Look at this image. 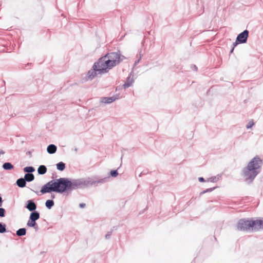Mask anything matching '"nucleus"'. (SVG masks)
Segmentation results:
<instances>
[{
    "instance_id": "f257e3e1",
    "label": "nucleus",
    "mask_w": 263,
    "mask_h": 263,
    "mask_svg": "<svg viewBox=\"0 0 263 263\" xmlns=\"http://www.w3.org/2000/svg\"><path fill=\"white\" fill-rule=\"evenodd\" d=\"M106 178L95 180L92 178H81L69 180L67 178H60L49 181L44 185L41 190L42 194L54 192L59 193H70L73 190L84 187L97 186L99 183H103Z\"/></svg>"
},
{
    "instance_id": "f03ea898",
    "label": "nucleus",
    "mask_w": 263,
    "mask_h": 263,
    "mask_svg": "<svg viewBox=\"0 0 263 263\" xmlns=\"http://www.w3.org/2000/svg\"><path fill=\"white\" fill-rule=\"evenodd\" d=\"M262 160L258 157H255L242 170V176L248 183H251L260 172Z\"/></svg>"
},
{
    "instance_id": "7ed1b4c3",
    "label": "nucleus",
    "mask_w": 263,
    "mask_h": 263,
    "mask_svg": "<svg viewBox=\"0 0 263 263\" xmlns=\"http://www.w3.org/2000/svg\"><path fill=\"white\" fill-rule=\"evenodd\" d=\"M125 59V57L118 51L108 53L100 58L99 61L108 72L109 69L118 65Z\"/></svg>"
},
{
    "instance_id": "20e7f679",
    "label": "nucleus",
    "mask_w": 263,
    "mask_h": 263,
    "mask_svg": "<svg viewBox=\"0 0 263 263\" xmlns=\"http://www.w3.org/2000/svg\"><path fill=\"white\" fill-rule=\"evenodd\" d=\"M106 73H107V70H105V68L103 67L98 60L94 63L92 68L87 72L85 80H92L98 74L102 75Z\"/></svg>"
},
{
    "instance_id": "39448f33",
    "label": "nucleus",
    "mask_w": 263,
    "mask_h": 263,
    "mask_svg": "<svg viewBox=\"0 0 263 263\" xmlns=\"http://www.w3.org/2000/svg\"><path fill=\"white\" fill-rule=\"evenodd\" d=\"M252 218H242L239 220L237 223V229L241 231L252 232Z\"/></svg>"
},
{
    "instance_id": "423d86ee",
    "label": "nucleus",
    "mask_w": 263,
    "mask_h": 263,
    "mask_svg": "<svg viewBox=\"0 0 263 263\" xmlns=\"http://www.w3.org/2000/svg\"><path fill=\"white\" fill-rule=\"evenodd\" d=\"M252 232L263 230V218L254 219L252 218Z\"/></svg>"
},
{
    "instance_id": "0eeeda50",
    "label": "nucleus",
    "mask_w": 263,
    "mask_h": 263,
    "mask_svg": "<svg viewBox=\"0 0 263 263\" xmlns=\"http://www.w3.org/2000/svg\"><path fill=\"white\" fill-rule=\"evenodd\" d=\"M249 33L248 30H245L239 34L236 37L237 43H240L241 44L246 43L247 41Z\"/></svg>"
},
{
    "instance_id": "6e6552de",
    "label": "nucleus",
    "mask_w": 263,
    "mask_h": 263,
    "mask_svg": "<svg viewBox=\"0 0 263 263\" xmlns=\"http://www.w3.org/2000/svg\"><path fill=\"white\" fill-rule=\"evenodd\" d=\"M25 208L32 212L35 211L37 206L33 200H28L26 203Z\"/></svg>"
},
{
    "instance_id": "1a4fd4ad",
    "label": "nucleus",
    "mask_w": 263,
    "mask_h": 263,
    "mask_svg": "<svg viewBox=\"0 0 263 263\" xmlns=\"http://www.w3.org/2000/svg\"><path fill=\"white\" fill-rule=\"evenodd\" d=\"M27 226L28 227L33 228L36 232L38 231L39 230V226L36 221L30 218H29L27 222Z\"/></svg>"
},
{
    "instance_id": "9d476101",
    "label": "nucleus",
    "mask_w": 263,
    "mask_h": 263,
    "mask_svg": "<svg viewBox=\"0 0 263 263\" xmlns=\"http://www.w3.org/2000/svg\"><path fill=\"white\" fill-rule=\"evenodd\" d=\"M117 99H118V98L115 97H103L102 98L101 101L104 103L109 104L113 102Z\"/></svg>"
},
{
    "instance_id": "9b49d317",
    "label": "nucleus",
    "mask_w": 263,
    "mask_h": 263,
    "mask_svg": "<svg viewBox=\"0 0 263 263\" xmlns=\"http://www.w3.org/2000/svg\"><path fill=\"white\" fill-rule=\"evenodd\" d=\"M134 83V80L130 76H129L127 79L126 81L123 84V87L124 89L127 88L131 86Z\"/></svg>"
},
{
    "instance_id": "f8f14e48",
    "label": "nucleus",
    "mask_w": 263,
    "mask_h": 263,
    "mask_svg": "<svg viewBox=\"0 0 263 263\" xmlns=\"http://www.w3.org/2000/svg\"><path fill=\"white\" fill-rule=\"evenodd\" d=\"M57 149V146L53 144H51L47 146V151L50 154H54Z\"/></svg>"
},
{
    "instance_id": "ddd939ff",
    "label": "nucleus",
    "mask_w": 263,
    "mask_h": 263,
    "mask_svg": "<svg viewBox=\"0 0 263 263\" xmlns=\"http://www.w3.org/2000/svg\"><path fill=\"white\" fill-rule=\"evenodd\" d=\"M40 213L38 211H35L34 212H32L30 213L29 218L36 221L40 218Z\"/></svg>"
},
{
    "instance_id": "4468645a",
    "label": "nucleus",
    "mask_w": 263,
    "mask_h": 263,
    "mask_svg": "<svg viewBox=\"0 0 263 263\" xmlns=\"http://www.w3.org/2000/svg\"><path fill=\"white\" fill-rule=\"evenodd\" d=\"M16 184L20 187H24L26 186V181L24 178H20L17 180Z\"/></svg>"
},
{
    "instance_id": "2eb2a0df",
    "label": "nucleus",
    "mask_w": 263,
    "mask_h": 263,
    "mask_svg": "<svg viewBox=\"0 0 263 263\" xmlns=\"http://www.w3.org/2000/svg\"><path fill=\"white\" fill-rule=\"evenodd\" d=\"M26 181L31 182L34 179V176L32 173H26L24 176Z\"/></svg>"
},
{
    "instance_id": "dca6fc26",
    "label": "nucleus",
    "mask_w": 263,
    "mask_h": 263,
    "mask_svg": "<svg viewBox=\"0 0 263 263\" xmlns=\"http://www.w3.org/2000/svg\"><path fill=\"white\" fill-rule=\"evenodd\" d=\"M2 167L4 170L9 171L14 168V166L10 162H5L3 164Z\"/></svg>"
},
{
    "instance_id": "f3484780",
    "label": "nucleus",
    "mask_w": 263,
    "mask_h": 263,
    "mask_svg": "<svg viewBox=\"0 0 263 263\" xmlns=\"http://www.w3.org/2000/svg\"><path fill=\"white\" fill-rule=\"evenodd\" d=\"M46 172L47 168L44 165H40L37 169V172L40 175H44L46 173Z\"/></svg>"
},
{
    "instance_id": "a211bd4d",
    "label": "nucleus",
    "mask_w": 263,
    "mask_h": 263,
    "mask_svg": "<svg viewBox=\"0 0 263 263\" xmlns=\"http://www.w3.org/2000/svg\"><path fill=\"white\" fill-rule=\"evenodd\" d=\"M26 234V230L25 228H20L16 231V234L18 236H23Z\"/></svg>"
},
{
    "instance_id": "6ab92c4d",
    "label": "nucleus",
    "mask_w": 263,
    "mask_h": 263,
    "mask_svg": "<svg viewBox=\"0 0 263 263\" xmlns=\"http://www.w3.org/2000/svg\"><path fill=\"white\" fill-rule=\"evenodd\" d=\"M57 168L60 171H63L65 168V164L63 162H60L57 164Z\"/></svg>"
},
{
    "instance_id": "aec40b11",
    "label": "nucleus",
    "mask_w": 263,
    "mask_h": 263,
    "mask_svg": "<svg viewBox=\"0 0 263 263\" xmlns=\"http://www.w3.org/2000/svg\"><path fill=\"white\" fill-rule=\"evenodd\" d=\"M54 205V201L52 200H47L45 202V206L48 209H51Z\"/></svg>"
},
{
    "instance_id": "412c9836",
    "label": "nucleus",
    "mask_w": 263,
    "mask_h": 263,
    "mask_svg": "<svg viewBox=\"0 0 263 263\" xmlns=\"http://www.w3.org/2000/svg\"><path fill=\"white\" fill-rule=\"evenodd\" d=\"M24 171L27 173H32L35 171V169L32 166H26L24 168Z\"/></svg>"
},
{
    "instance_id": "4be33fe9",
    "label": "nucleus",
    "mask_w": 263,
    "mask_h": 263,
    "mask_svg": "<svg viewBox=\"0 0 263 263\" xmlns=\"http://www.w3.org/2000/svg\"><path fill=\"white\" fill-rule=\"evenodd\" d=\"M6 224L0 222V233H4L6 232Z\"/></svg>"
},
{
    "instance_id": "5701e85b",
    "label": "nucleus",
    "mask_w": 263,
    "mask_h": 263,
    "mask_svg": "<svg viewBox=\"0 0 263 263\" xmlns=\"http://www.w3.org/2000/svg\"><path fill=\"white\" fill-rule=\"evenodd\" d=\"M220 176L217 177L216 176H213L209 179L208 181L212 182H216L218 181Z\"/></svg>"
},
{
    "instance_id": "b1692460",
    "label": "nucleus",
    "mask_w": 263,
    "mask_h": 263,
    "mask_svg": "<svg viewBox=\"0 0 263 263\" xmlns=\"http://www.w3.org/2000/svg\"><path fill=\"white\" fill-rule=\"evenodd\" d=\"M216 188V187H211V188H209V189H207L206 190H204L202 192H201L200 193V194H203L205 193H208V192H212L213 191L214 189H215Z\"/></svg>"
},
{
    "instance_id": "393cba45",
    "label": "nucleus",
    "mask_w": 263,
    "mask_h": 263,
    "mask_svg": "<svg viewBox=\"0 0 263 263\" xmlns=\"http://www.w3.org/2000/svg\"><path fill=\"white\" fill-rule=\"evenodd\" d=\"M110 174L111 176H112L113 177H115L118 175V173L117 172V170H112L110 171Z\"/></svg>"
},
{
    "instance_id": "a878e982",
    "label": "nucleus",
    "mask_w": 263,
    "mask_h": 263,
    "mask_svg": "<svg viewBox=\"0 0 263 263\" xmlns=\"http://www.w3.org/2000/svg\"><path fill=\"white\" fill-rule=\"evenodd\" d=\"M6 211L3 208H0V217H3L5 216Z\"/></svg>"
},
{
    "instance_id": "bb28decb",
    "label": "nucleus",
    "mask_w": 263,
    "mask_h": 263,
    "mask_svg": "<svg viewBox=\"0 0 263 263\" xmlns=\"http://www.w3.org/2000/svg\"><path fill=\"white\" fill-rule=\"evenodd\" d=\"M253 125H254V122L253 121H252V122L250 121L247 125L246 127L248 129L250 128H251L253 126Z\"/></svg>"
},
{
    "instance_id": "cd10ccee",
    "label": "nucleus",
    "mask_w": 263,
    "mask_h": 263,
    "mask_svg": "<svg viewBox=\"0 0 263 263\" xmlns=\"http://www.w3.org/2000/svg\"><path fill=\"white\" fill-rule=\"evenodd\" d=\"M112 232H108L106 235H105V238L106 239H109L110 238Z\"/></svg>"
},
{
    "instance_id": "c85d7f7f",
    "label": "nucleus",
    "mask_w": 263,
    "mask_h": 263,
    "mask_svg": "<svg viewBox=\"0 0 263 263\" xmlns=\"http://www.w3.org/2000/svg\"><path fill=\"white\" fill-rule=\"evenodd\" d=\"M238 44H240V43H237V39H236V41L234 43H233V47H234V48H235V47L236 46H237Z\"/></svg>"
},
{
    "instance_id": "c756f323",
    "label": "nucleus",
    "mask_w": 263,
    "mask_h": 263,
    "mask_svg": "<svg viewBox=\"0 0 263 263\" xmlns=\"http://www.w3.org/2000/svg\"><path fill=\"white\" fill-rule=\"evenodd\" d=\"M80 207L81 208H83L85 206V203H80V205H79Z\"/></svg>"
},
{
    "instance_id": "7c9ffc66",
    "label": "nucleus",
    "mask_w": 263,
    "mask_h": 263,
    "mask_svg": "<svg viewBox=\"0 0 263 263\" xmlns=\"http://www.w3.org/2000/svg\"><path fill=\"white\" fill-rule=\"evenodd\" d=\"M199 181L200 182H204V179L203 177H199Z\"/></svg>"
},
{
    "instance_id": "2f4dec72",
    "label": "nucleus",
    "mask_w": 263,
    "mask_h": 263,
    "mask_svg": "<svg viewBox=\"0 0 263 263\" xmlns=\"http://www.w3.org/2000/svg\"><path fill=\"white\" fill-rule=\"evenodd\" d=\"M5 154V152L2 149H0V155H3Z\"/></svg>"
},
{
    "instance_id": "473e14b6",
    "label": "nucleus",
    "mask_w": 263,
    "mask_h": 263,
    "mask_svg": "<svg viewBox=\"0 0 263 263\" xmlns=\"http://www.w3.org/2000/svg\"><path fill=\"white\" fill-rule=\"evenodd\" d=\"M140 58H141V57L137 61L135 62V65H136L137 64H138L139 62V61L140 60Z\"/></svg>"
},
{
    "instance_id": "72a5a7b5",
    "label": "nucleus",
    "mask_w": 263,
    "mask_h": 263,
    "mask_svg": "<svg viewBox=\"0 0 263 263\" xmlns=\"http://www.w3.org/2000/svg\"><path fill=\"white\" fill-rule=\"evenodd\" d=\"M234 49V47H233L230 51V53H232L233 52Z\"/></svg>"
},
{
    "instance_id": "f704fd0d",
    "label": "nucleus",
    "mask_w": 263,
    "mask_h": 263,
    "mask_svg": "<svg viewBox=\"0 0 263 263\" xmlns=\"http://www.w3.org/2000/svg\"><path fill=\"white\" fill-rule=\"evenodd\" d=\"M51 198L52 199H54L55 198V195H51Z\"/></svg>"
},
{
    "instance_id": "c9c22d12",
    "label": "nucleus",
    "mask_w": 263,
    "mask_h": 263,
    "mask_svg": "<svg viewBox=\"0 0 263 263\" xmlns=\"http://www.w3.org/2000/svg\"><path fill=\"white\" fill-rule=\"evenodd\" d=\"M194 69H195V70H197V67L196 66V65H194Z\"/></svg>"
},
{
    "instance_id": "e433bc0d",
    "label": "nucleus",
    "mask_w": 263,
    "mask_h": 263,
    "mask_svg": "<svg viewBox=\"0 0 263 263\" xmlns=\"http://www.w3.org/2000/svg\"><path fill=\"white\" fill-rule=\"evenodd\" d=\"M74 151L77 152L78 151V148H74Z\"/></svg>"
},
{
    "instance_id": "4c0bfd02",
    "label": "nucleus",
    "mask_w": 263,
    "mask_h": 263,
    "mask_svg": "<svg viewBox=\"0 0 263 263\" xmlns=\"http://www.w3.org/2000/svg\"><path fill=\"white\" fill-rule=\"evenodd\" d=\"M142 173H141L140 175H139V176H141V175H142Z\"/></svg>"
}]
</instances>
